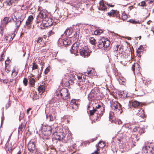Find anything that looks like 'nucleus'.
Listing matches in <instances>:
<instances>
[{"mask_svg": "<svg viewBox=\"0 0 154 154\" xmlns=\"http://www.w3.org/2000/svg\"><path fill=\"white\" fill-rule=\"evenodd\" d=\"M115 50L117 52L119 53H120L122 51L120 45H117L115 48Z\"/></svg>", "mask_w": 154, "mask_h": 154, "instance_id": "7c9ffc66", "label": "nucleus"}, {"mask_svg": "<svg viewBox=\"0 0 154 154\" xmlns=\"http://www.w3.org/2000/svg\"><path fill=\"white\" fill-rule=\"evenodd\" d=\"M70 107L74 110H76L78 109V105L76 103V101L75 100H72L71 101L70 105Z\"/></svg>", "mask_w": 154, "mask_h": 154, "instance_id": "dca6fc26", "label": "nucleus"}, {"mask_svg": "<svg viewBox=\"0 0 154 154\" xmlns=\"http://www.w3.org/2000/svg\"><path fill=\"white\" fill-rule=\"evenodd\" d=\"M27 79L26 78L24 79L23 80V83L25 86H26L27 85Z\"/></svg>", "mask_w": 154, "mask_h": 154, "instance_id": "58836bf2", "label": "nucleus"}, {"mask_svg": "<svg viewBox=\"0 0 154 154\" xmlns=\"http://www.w3.org/2000/svg\"><path fill=\"white\" fill-rule=\"evenodd\" d=\"M13 11L14 12H16V9L15 8H14L13 9Z\"/></svg>", "mask_w": 154, "mask_h": 154, "instance_id": "052dcab7", "label": "nucleus"}, {"mask_svg": "<svg viewBox=\"0 0 154 154\" xmlns=\"http://www.w3.org/2000/svg\"><path fill=\"white\" fill-rule=\"evenodd\" d=\"M0 33L1 34V35L2 36L3 35V29L2 28L1 26L0 27Z\"/></svg>", "mask_w": 154, "mask_h": 154, "instance_id": "a18cd8bd", "label": "nucleus"}, {"mask_svg": "<svg viewBox=\"0 0 154 154\" xmlns=\"http://www.w3.org/2000/svg\"><path fill=\"white\" fill-rule=\"evenodd\" d=\"M7 60V62H8L9 61V59H8H8L7 60Z\"/></svg>", "mask_w": 154, "mask_h": 154, "instance_id": "69168bd1", "label": "nucleus"}, {"mask_svg": "<svg viewBox=\"0 0 154 154\" xmlns=\"http://www.w3.org/2000/svg\"><path fill=\"white\" fill-rule=\"evenodd\" d=\"M103 32V31L101 29H97L94 31V33L96 35H100Z\"/></svg>", "mask_w": 154, "mask_h": 154, "instance_id": "473e14b6", "label": "nucleus"}, {"mask_svg": "<svg viewBox=\"0 0 154 154\" xmlns=\"http://www.w3.org/2000/svg\"><path fill=\"white\" fill-rule=\"evenodd\" d=\"M153 149L152 146H145L143 149V154H152Z\"/></svg>", "mask_w": 154, "mask_h": 154, "instance_id": "9d476101", "label": "nucleus"}, {"mask_svg": "<svg viewBox=\"0 0 154 154\" xmlns=\"http://www.w3.org/2000/svg\"><path fill=\"white\" fill-rule=\"evenodd\" d=\"M45 90V86L43 85H40L38 88V91L39 93L42 94L44 92Z\"/></svg>", "mask_w": 154, "mask_h": 154, "instance_id": "b1692460", "label": "nucleus"}, {"mask_svg": "<svg viewBox=\"0 0 154 154\" xmlns=\"http://www.w3.org/2000/svg\"><path fill=\"white\" fill-rule=\"evenodd\" d=\"M100 107H101V106L100 105H98L97 106H96L95 109H98Z\"/></svg>", "mask_w": 154, "mask_h": 154, "instance_id": "864d4df0", "label": "nucleus"}, {"mask_svg": "<svg viewBox=\"0 0 154 154\" xmlns=\"http://www.w3.org/2000/svg\"><path fill=\"white\" fill-rule=\"evenodd\" d=\"M90 43L92 45H95L96 43V41L95 39L93 37H90L89 38Z\"/></svg>", "mask_w": 154, "mask_h": 154, "instance_id": "c756f323", "label": "nucleus"}, {"mask_svg": "<svg viewBox=\"0 0 154 154\" xmlns=\"http://www.w3.org/2000/svg\"><path fill=\"white\" fill-rule=\"evenodd\" d=\"M26 125V123L25 121H23L21 123L18 128V132L19 134H21L22 133V132L25 129Z\"/></svg>", "mask_w": 154, "mask_h": 154, "instance_id": "4468645a", "label": "nucleus"}, {"mask_svg": "<svg viewBox=\"0 0 154 154\" xmlns=\"http://www.w3.org/2000/svg\"><path fill=\"white\" fill-rule=\"evenodd\" d=\"M48 13L46 10H44L40 11L38 15V17L42 19H45L48 17Z\"/></svg>", "mask_w": 154, "mask_h": 154, "instance_id": "f8f14e48", "label": "nucleus"}, {"mask_svg": "<svg viewBox=\"0 0 154 154\" xmlns=\"http://www.w3.org/2000/svg\"><path fill=\"white\" fill-rule=\"evenodd\" d=\"M8 82V80L7 79L3 80V82L4 83H7Z\"/></svg>", "mask_w": 154, "mask_h": 154, "instance_id": "3c124183", "label": "nucleus"}, {"mask_svg": "<svg viewBox=\"0 0 154 154\" xmlns=\"http://www.w3.org/2000/svg\"><path fill=\"white\" fill-rule=\"evenodd\" d=\"M111 106L112 110L116 112H119L121 109L120 104L116 101L112 100L111 102Z\"/></svg>", "mask_w": 154, "mask_h": 154, "instance_id": "39448f33", "label": "nucleus"}, {"mask_svg": "<svg viewBox=\"0 0 154 154\" xmlns=\"http://www.w3.org/2000/svg\"><path fill=\"white\" fill-rule=\"evenodd\" d=\"M79 51L80 55L84 57H88L90 55V50L85 46L80 49Z\"/></svg>", "mask_w": 154, "mask_h": 154, "instance_id": "20e7f679", "label": "nucleus"}, {"mask_svg": "<svg viewBox=\"0 0 154 154\" xmlns=\"http://www.w3.org/2000/svg\"><path fill=\"white\" fill-rule=\"evenodd\" d=\"M119 11L116 10H112L111 11L107 13L108 15L112 17H118L119 14Z\"/></svg>", "mask_w": 154, "mask_h": 154, "instance_id": "ddd939ff", "label": "nucleus"}, {"mask_svg": "<svg viewBox=\"0 0 154 154\" xmlns=\"http://www.w3.org/2000/svg\"><path fill=\"white\" fill-rule=\"evenodd\" d=\"M4 119V116L3 117L2 116V117L1 125L2 124V122H3V120Z\"/></svg>", "mask_w": 154, "mask_h": 154, "instance_id": "bf43d9fd", "label": "nucleus"}, {"mask_svg": "<svg viewBox=\"0 0 154 154\" xmlns=\"http://www.w3.org/2000/svg\"><path fill=\"white\" fill-rule=\"evenodd\" d=\"M10 106V104L9 102H8L6 105V109L8 108V107H9Z\"/></svg>", "mask_w": 154, "mask_h": 154, "instance_id": "8fccbe9b", "label": "nucleus"}, {"mask_svg": "<svg viewBox=\"0 0 154 154\" xmlns=\"http://www.w3.org/2000/svg\"><path fill=\"white\" fill-rule=\"evenodd\" d=\"M3 140H1V144H2L3 142Z\"/></svg>", "mask_w": 154, "mask_h": 154, "instance_id": "774afa93", "label": "nucleus"}, {"mask_svg": "<svg viewBox=\"0 0 154 154\" xmlns=\"http://www.w3.org/2000/svg\"><path fill=\"white\" fill-rule=\"evenodd\" d=\"M138 111L139 112L137 113V115L141 117H143L144 116L143 110L142 109H140Z\"/></svg>", "mask_w": 154, "mask_h": 154, "instance_id": "cd10ccee", "label": "nucleus"}, {"mask_svg": "<svg viewBox=\"0 0 154 154\" xmlns=\"http://www.w3.org/2000/svg\"><path fill=\"white\" fill-rule=\"evenodd\" d=\"M87 76L85 74H79L77 75V78L80 80V82H82V84L87 83L88 82V80L86 79Z\"/></svg>", "mask_w": 154, "mask_h": 154, "instance_id": "1a4fd4ad", "label": "nucleus"}, {"mask_svg": "<svg viewBox=\"0 0 154 154\" xmlns=\"http://www.w3.org/2000/svg\"><path fill=\"white\" fill-rule=\"evenodd\" d=\"M14 18L12 16V19L13 21L14 22H16V29H18L20 26L21 23L24 20L25 18L24 15H22L20 17H19L17 18L14 15Z\"/></svg>", "mask_w": 154, "mask_h": 154, "instance_id": "7ed1b4c3", "label": "nucleus"}, {"mask_svg": "<svg viewBox=\"0 0 154 154\" xmlns=\"http://www.w3.org/2000/svg\"><path fill=\"white\" fill-rule=\"evenodd\" d=\"M9 22L8 17H5L2 20V24L4 25V26H6V25Z\"/></svg>", "mask_w": 154, "mask_h": 154, "instance_id": "5701e85b", "label": "nucleus"}, {"mask_svg": "<svg viewBox=\"0 0 154 154\" xmlns=\"http://www.w3.org/2000/svg\"><path fill=\"white\" fill-rule=\"evenodd\" d=\"M103 40V42L104 44V48H107L110 44V42L108 40Z\"/></svg>", "mask_w": 154, "mask_h": 154, "instance_id": "a878e982", "label": "nucleus"}, {"mask_svg": "<svg viewBox=\"0 0 154 154\" xmlns=\"http://www.w3.org/2000/svg\"><path fill=\"white\" fill-rule=\"evenodd\" d=\"M139 4L140 6H144L146 5V3L144 1H142Z\"/></svg>", "mask_w": 154, "mask_h": 154, "instance_id": "a19ab883", "label": "nucleus"}, {"mask_svg": "<svg viewBox=\"0 0 154 154\" xmlns=\"http://www.w3.org/2000/svg\"><path fill=\"white\" fill-rule=\"evenodd\" d=\"M121 123V122L120 121V122H118V124H120Z\"/></svg>", "mask_w": 154, "mask_h": 154, "instance_id": "338daca9", "label": "nucleus"}, {"mask_svg": "<svg viewBox=\"0 0 154 154\" xmlns=\"http://www.w3.org/2000/svg\"><path fill=\"white\" fill-rule=\"evenodd\" d=\"M46 37V35H44L43 36V38H45Z\"/></svg>", "mask_w": 154, "mask_h": 154, "instance_id": "0e129e2a", "label": "nucleus"}, {"mask_svg": "<svg viewBox=\"0 0 154 154\" xmlns=\"http://www.w3.org/2000/svg\"><path fill=\"white\" fill-rule=\"evenodd\" d=\"M33 19V17L32 15L29 16L27 19V20L26 22V25L27 26H29L32 22Z\"/></svg>", "mask_w": 154, "mask_h": 154, "instance_id": "6ab92c4d", "label": "nucleus"}, {"mask_svg": "<svg viewBox=\"0 0 154 154\" xmlns=\"http://www.w3.org/2000/svg\"><path fill=\"white\" fill-rule=\"evenodd\" d=\"M105 146V143L103 141H100L98 144V146L96 145L97 149L95 150L92 154H98L99 153L98 151H99L100 149L103 148Z\"/></svg>", "mask_w": 154, "mask_h": 154, "instance_id": "9b49d317", "label": "nucleus"}, {"mask_svg": "<svg viewBox=\"0 0 154 154\" xmlns=\"http://www.w3.org/2000/svg\"><path fill=\"white\" fill-rule=\"evenodd\" d=\"M16 83V80L15 79H11L9 81V83L12 86H14Z\"/></svg>", "mask_w": 154, "mask_h": 154, "instance_id": "f704fd0d", "label": "nucleus"}, {"mask_svg": "<svg viewBox=\"0 0 154 154\" xmlns=\"http://www.w3.org/2000/svg\"><path fill=\"white\" fill-rule=\"evenodd\" d=\"M54 34L53 32L52 31V30H50L49 32H48V36H50L51 35H53Z\"/></svg>", "mask_w": 154, "mask_h": 154, "instance_id": "c03bdc74", "label": "nucleus"}, {"mask_svg": "<svg viewBox=\"0 0 154 154\" xmlns=\"http://www.w3.org/2000/svg\"><path fill=\"white\" fill-rule=\"evenodd\" d=\"M38 66L35 63H33V66L32 67V70H35L37 68Z\"/></svg>", "mask_w": 154, "mask_h": 154, "instance_id": "4c0bfd02", "label": "nucleus"}, {"mask_svg": "<svg viewBox=\"0 0 154 154\" xmlns=\"http://www.w3.org/2000/svg\"><path fill=\"white\" fill-rule=\"evenodd\" d=\"M29 84L30 85H34L35 82V79L32 76L29 77Z\"/></svg>", "mask_w": 154, "mask_h": 154, "instance_id": "aec40b11", "label": "nucleus"}, {"mask_svg": "<svg viewBox=\"0 0 154 154\" xmlns=\"http://www.w3.org/2000/svg\"><path fill=\"white\" fill-rule=\"evenodd\" d=\"M42 38H41L40 37L38 38L37 40V42L38 43H40L41 42H42Z\"/></svg>", "mask_w": 154, "mask_h": 154, "instance_id": "79ce46f5", "label": "nucleus"}, {"mask_svg": "<svg viewBox=\"0 0 154 154\" xmlns=\"http://www.w3.org/2000/svg\"><path fill=\"white\" fill-rule=\"evenodd\" d=\"M98 43L99 44L98 46L99 48H102L103 47L104 48V44L103 42V39L99 41Z\"/></svg>", "mask_w": 154, "mask_h": 154, "instance_id": "2f4dec72", "label": "nucleus"}, {"mask_svg": "<svg viewBox=\"0 0 154 154\" xmlns=\"http://www.w3.org/2000/svg\"><path fill=\"white\" fill-rule=\"evenodd\" d=\"M44 20V21H45V22L48 26H51L53 23L52 20V19L48 18V17H47L45 20Z\"/></svg>", "mask_w": 154, "mask_h": 154, "instance_id": "a211bd4d", "label": "nucleus"}, {"mask_svg": "<svg viewBox=\"0 0 154 154\" xmlns=\"http://www.w3.org/2000/svg\"><path fill=\"white\" fill-rule=\"evenodd\" d=\"M17 72H15V71H13L12 72V73L11 75H13L14 76H16L17 75Z\"/></svg>", "mask_w": 154, "mask_h": 154, "instance_id": "37998d69", "label": "nucleus"}, {"mask_svg": "<svg viewBox=\"0 0 154 154\" xmlns=\"http://www.w3.org/2000/svg\"><path fill=\"white\" fill-rule=\"evenodd\" d=\"M55 95L60 96L64 99H68L70 97V94L68 89L63 88L61 90L58 89L55 94Z\"/></svg>", "mask_w": 154, "mask_h": 154, "instance_id": "f257e3e1", "label": "nucleus"}, {"mask_svg": "<svg viewBox=\"0 0 154 154\" xmlns=\"http://www.w3.org/2000/svg\"><path fill=\"white\" fill-rule=\"evenodd\" d=\"M21 153V152L19 151L17 153V154H20Z\"/></svg>", "mask_w": 154, "mask_h": 154, "instance_id": "680f3d73", "label": "nucleus"}, {"mask_svg": "<svg viewBox=\"0 0 154 154\" xmlns=\"http://www.w3.org/2000/svg\"><path fill=\"white\" fill-rule=\"evenodd\" d=\"M50 67H48L46 68V69H45V74H46L48 73V72L50 70Z\"/></svg>", "mask_w": 154, "mask_h": 154, "instance_id": "ea45409f", "label": "nucleus"}, {"mask_svg": "<svg viewBox=\"0 0 154 154\" xmlns=\"http://www.w3.org/2000/svg\"><path fill=\"white\" fill-rule=\"evenodd\" d=\"M99 4L100 6L99 8V10L104 11H105L107 9L106 5L111 7H113L114 6V5L108 3L107 2H106L104 3L103 1L100 2Z\"/></svg>", "mask_w": 154, "mask_h": 154, "instance_id": "0eeeda50", "label": "nucleus"}, {"mask_svg": "<svg viewBox=\"0 0 154 154\" xmlns=\"http://www.w3.org/2000/svg\"><path fill=\"white\" fill-rule=\"evenodd\" d=\"M79 43L78 42L74 43L72 46L70 50L71 53L74 54H76L78 53L79 48Z\"/></svg>", "mask_w": 154, "mask_h": 154, "instance_id": "6e6552de", "label": "nucleus"}, {"mask_svg": "<svg viewBox=\"0 0 154 154\" xmlns=\"http://www.w3.org/2000/svg\"><path fill=\"white\" fill-rule=\"evenodd\" d=\"M135 67V66L134 65H132V69L134 72V69H135V68H134Z\"/></svg>", "mask_w": 154, "mask_h": 154, "instance_id": "603ef678", "label": "nucleus"}, {"mask_svg": "<svg viewBox=\"0 0 154 154\" xmlns=\"http://www.w3.org/2000/svg\"><path fill=\"white\" fill-rule=\"evenodd\" d=\"M135 65H137V66L138 67L139 66V65L138 63H136L135 64Z\"/></svg>", "mask_w": 154, "mask_h": 154, "instance_id": "e2e57ef3", "label": "nucleus"}, {"mask_svg": "<svg viewBox=\"0 0 154 154\" xmlns=\"http://www.w3.org/2000/svg\"><path fill=\"white\" fill-rule=\"evenodd\" d=\"M129 21L133 23L136 24L137 23V22L133 20H129Z\"/></svg>", "mask_w": 154, "mask_h": 154, "instance_id": "49530a36", "label": "nucleus"}, {"mask_svg": "<svg viewBox=\"0 0 154 154\" xmlns=\"http://www.w3.org/2000/svg\"><path fill=\"white\" fill-rule=\"evenodd\" d=\"M138 129H139L138 127H135L133 129V131L134 132H136L138 131Z\"/></svg>", "mask_w": 154, "mask_h": 154, "instance_id": "de8ad7c7", "label": "nucleus"}, {"mask_svg": "<svg viewBox=\"0 0 154 154\" xmlns=\"http://www.w3.org/2000/svg\"><path fill=\"white\" fill-rule=\"evenodd\" d=\"M13 3V0H6V3L7 5L10 6L12 5Z\"/></svg>", "mask_w": 154, "mask_h": 154, "instance_id": "c9c22d12", "label": "nucleus"}, {"mask_svg": "<svg viewBox=\"0 0 154 154\" xmlns=\"http://www.w3.org/2000/svg\"><path fill=\"white\" fill-rule=\"evenodd\" d=\"M61 42V43L60 44H63V45H69L71 43V42L70 38H65L64 39H59V42L60 43Z\"/></svg>", "mask_w": 154, "mask_h": 154, "instance_id": "2eb2a0df", "label": "nucleus"}, {"mask_svg": "<svg viewBox=\"0 0 154 154\" xmlns=\"http://www.w3.org/2000/svg\"><path fill=\"white\" fill-rule=\"evenodd\" d=\"M132 105L134 108L140 106V103L136 100H134L132 102Z\"/></svg>", "mask_w": 154, "mask_h": 154, "instance_id": "393cba45", "label": "nucleus"}, {"mask_svg": "<svg viewBox=\"0 0 154 154\" xmlns=\"http://www.w3.org/2000/svg\"><path fill=\"white\" fill-rule=\"evenodd\" d=\"M57 139L59 140H61L63 139V137H61V136H57Z\"/></svg>", "mask_w": 154, "mask_h": 154, "instance_id": "09e8293b", "label": "nucleus"}, {"mask_svg": "<svg viewBox=\"0 0 154 154\" xmlns=\"http://www.w3.org/2000/svg\"><path fill=\"white\" fill-rule=\"evenodd\" d=\"M67 75L68 77L64 78L63 79L62 82L63 84H66V85L68 86L73 83V81L75 79V75L71 73H69Z\"/></svg>", "mask_w": 154, "mask_h": 154, "instance_id": "f03ea898", "label": "nucleus"}, {"mask_svg": "<svg viewBox=\"0 0 154 154\" xmlns=\"http://www.w3.org/2000/svg\"><path fill=\"white\" fill-rule=\"evenodd\" d=\"M3 54H2L1 56V58L0 59V61H2L3 60H4L3 58Z\"/></svg>", "mask_w": 154, "mask_h": 154, "instance_id": "5fc2aeb1", "label": "nucleus"}, {"mask_svg": "<svg viewBox=\"0 0 154 154\" xmlns=\"http://www.w3.org/2000/svg\"><path fill=\"white\" fill-rule=\"evenodd\" d=\"M31 109L30 108H29V109H27V112L28 114L29 113V111Z\"/></svg>", "mask_w": 154, "mask_h": 154, "instance_id": "13d9d810", "label": "nucleus"}, {"mask_svg": "<svg viewBox=\"0 0 154 154\" xmlns=\"http://www.w3.org/2000/svg\"><path fill=\"white\" fill-rule=\"evenodd\" d=\"M78 85L79 86V88H81L82 87V86L80 83H79Z\"/></svg>", "mask_w": 154, "mask_h": 154, "instance_id": "4d7b16f0", "label": "nucleus"}, {"mask_svg": "<svg viewBox=\"0 0 154 154\" xmlns=\"http://www.w3.org/2000/svg\"><path fill=\"white\" fill-rule=\"evenodd\" d=\"M47 131L48 132V134H50L52 131H54V129L50 126H48L47 128Z\"/></svg>", "mask_w": 154, "mask_h": 154, "instance_id": "72a5a7b5", "label": "nucleus"}, {"mask_svg": "<svg viewBox=\"0 0 154 154\" xmlns=\"http://www.w3.org/2000/svg\"><path fill=\"white\" fill-rule=\"evenodd\" d=\"M71 29H72L71 28L67 29L65 31L64 34L66 35H67L68 36L70 35L72 32Z\"/></svg>", "mask_w": 154, "mask_h": 154, "instance_id": "c85d7f7f", "label": "nucleus"}, {"mask_svg": "<svg viewBox=\"0 0 154 154\" xmlns=\"http://www.w3.org/2000/svg\"><path fill=\"white\" fill-rule=\"evenodd\" d=\"M94 70L92 69H88L87 72H85V74L87 76H90L93 74Z\"/></svg>", "mask_w": 154, "mask_h": 154, "instance_id": "412c9836", "label": "nucleus"}, {"mask_svg": "<svg viewBox=\"0 0 154 154\" xmlns=\"http://www.w3.org/2000/svg\"><path fill=\"white\" fill-rule=\"evenodd\" d=\"M24 116V114L23 113H22L21 114H20V118L21 117L22 118V117H23Z\"/></svg>", "mask_w": 154, "mask_h": 154, "instance_id": "6e6d98bb", "label": "nucleus"}, {"mask_svg": "<svg viewBox=\"0 0 154 154\" xmlns=\"http://www.w3.org/2000/svg\"><path fill=\"white\" fill-rule=\"evenodd\" d=\"M97 111V109H94L93 110H90L89 112L90 115L91 116L93 115L94 113H96Z\"/></svg>", "mask_w": 154, "mask_h": 154, "instance_id": "e433bc0d", "label": "nucleus"}, {"mask_svg": "<svg viewBox=\"0 0 154 154\" xmlns=\"http://www.w3.org/2000/svg\"><path fill=\"white\" fill-rule=\"evenodd\" d=\"M35 140H31L28 144V148L29 152L31 153H34L36 151L35 147Z\"/></svg>", "mask_w": 154, "mask_h": 154, "instance_id": "423d86ee", "label": "nucleus"}, {"mask_svg": "<svg viewBox=\"0 0 154 154\" xmlns=\"http://www.w3.org/2000/svg\"><path fill=\"white\" fill-rule=\"evenodd\" d=\"M48 27V26L47 25L45 21H44L43 20L42 23L40 25L39 28L41 29H45L46 27Z\"/></svg>", "mask_w": 154, "mask_h": 154, "instance_id": "4be33fe9", "label": "nucleus"}, {"mask_svg": "<svg viewBox=\"0 0 154 154\" xmlns=\"http://www.w3.org/2000/svg\"><path fill=\"white\" fill-rule=\"evenodd\" d=\"M7 60L5 61V70L6 72L8 73L10 71V68L9 66V64L7 63Z\"/></svg>", "mask_w": 154, "mask_h": 154, "instance_id": "bb28decb", "label": "nucleus"}, {"mask_svg": "<svg viewBox=\"0 0 154 154\" xmlns=\"http://www.w3.org/2000/svg\"><path fill=\"white\" fill-rule=\"evenodd\" d=\"M46 118L47 119H49L50 121H52L55 119V116L54 115L50 113L48 115H46Z\"/></svg>", "mask_w": 154, "mask_h": 154, "instance_id": "f3484780", "label": "nucleus"}]
</instances>
